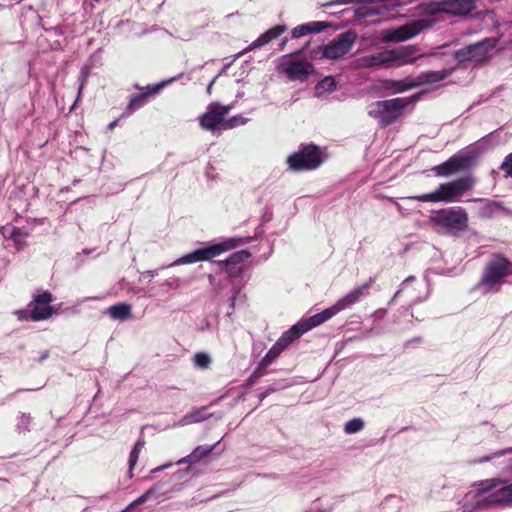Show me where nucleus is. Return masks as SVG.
I'll return each instance as SVG.
<instances>
[{
	"mask_svg": "<svg viewBox=\"0 0 512 512\" xmlns=\"http://www.w3.org/2000/svg\"><path fill=\"white\" fill-rule=\"evenodd\" d=\"M476 8L474 0H443L429 2L418 7L419 19L412 20L400 27L388 29L383 32L386 42H403L411 39L423 30L432 27L442 19V14L453 16H466Z\"/></svg>",
	"mask_w": 512,
	"mask_h": 512,
	"instance_id": "1",
	"label": "nucleus"
},
{
	"mask_svg": "<svg viewBox=\"0 0 512 512\" xmlns=\"http://www.w3.org/2000/svg\"><path fill=\"white\" fill-rule=\"evenodd\" d=\"M509 276H512V262L503 255L495 254L486 263L477 288L483 294L497 293Z\"/></svg>",
	"mask_w": 512,
	"mask_h": 512,
	"instance_id": "2",
	"label": "nucleus"
},
{
	"mask_svg": "<svg viewBox=\"0 0 512 512\" xmlns=\"http://www.w3.org/2000/svg\"><path fill=\"white\" fill-rule=\"evenodd\" d=\"M318 325H320V313L309 318L302 319L297 324L293 325L290 329L285 331L276 343L268 350L259 362L260 368L265 369L271 365L293 341Z\"/></svg>",
	"mask_w": 512,
	"mask_h": 512,
	"instance_id": "3",
	"label": "nucleus"
},
{
	"mask_svg": "<svg viewBox=\"0 0 512 512\" xmlns=\"http://www.w3.org/2000/svg\"><path fill=\"white\" fill-rule=\"evenodd\" d=\"M474 178L471 176H465L456 180L440 184L439 187L426 194L416 195L410 197V199L418 200L420 202H431V203H454L459 202L462 196L474 186Z\"/></svg>",
	"mask_w": 512,
	"mask_h": 512,
	"instance_id": "4",
	"label": "nucleus"
},
{
	"mask_svg": "<svg viewBox=\"0 0 512 512\" xmlns=\"http://www.w3.org/2000/svg\"><path fill=\"white\" fill-rule=\"evenodd\" d=\"M468 214L462 207L455 206L435 211L429 217V224L437 231L458 235L468 227Z\"/></svg>",
	"mask_w": 512,
	"mask_h": 512,
	"instance_id": "5",
	"label": "nucleus"
},
{
	"mask_svg": "<svg viewBox=\"0 0 512 512\" xmlns=\"http://www.w3.org/2000/svg\"><path fill=\"white\" fill-rule=\"evenodd\" d=\"M503 481L498 478L480 481L475 490L467 492L461 501L462 512H480L492 505H496L494 491L492 489L502 485Z\"/></svg>",
	"mask_w": 512,
	"mask_h": 512,
	"instance_id": "6",
	"label": "nucleus"
},
{
	"mask_svg": "<svg viewBox=\"0 0 512 512\" xmlns=\"http://www.w3.org/2000/svg\"><path fill=\"white\" fill-rule=\"evenodd\" d=\"M451 73L452 69L422 72L416 77L408 76L402 80H388L385 83V88L392 90L395 93H402L422 85H431L440 82L447 78Z\"/></svg>",
	"mask_w": 512,
	"mask_h": 512,
	"instance_id": "7",
	"label": "nucleus"
},
{
	"mask_svg": "<svg viewBox=\"0 0 512 512\" xmlns=\"http://www.w3.org/2000/svg\"><path fill=\"white\" fill-rule=\"evenodd\" d=\"M406 98H393L377 101L368 106V115L386 127L396 121L407 106Z\"/></svg>",
	"mask_w": 512,
	"mask_h": 512,
	"instance_id": "8",
	"label": "nucleus"
},
{
	"mask_svg": "<svg viewBox=\"0 0 512 512\" xmlns=\"http://www.w3.org/2000/svg\"><path fill=\"white\" fill-rule=\"evenodd\" d=\"M286 163L293 172L311 171L320 166V148L314 144L303 145L288 156Z\"/></svg>",
	"mask_w": 512,
	"mask_h": 512,
	"instance_id": "9",
	"label": "nucleus"
},
{
	"mask_svg": "<svg viewBox=\"0 0 512 512\" xmlns=\"http://www.w3.org/2000/svg\"><path fill=\"white\" fill-rule=\"evenodd\" d=\"M243 243L241 238H228L221 243L194 250L181 258L182 263L190 264L201 261H209L224 252L230 251Z\"/></svg>",
	"mask_w": 512,
	"mask_h": 512,
	"instance_id": "10",
	"label": "nucleus"
},
{
	"mask_svg": "<svg viewBox=\"0 0 512 512\" xmlns=\"http://www.w3.org/2000/svg\"><path fill=\"white\" fill-rule=\"evenodd\" d=\"M231 108L230 105H221L217 102L210 103L206 112L199 119L200 126L209 131L215 130L220 124L224 129L233 128L236 122L235 118L227 122L224 121Z\"/></svg>",
	"mask_w": 512,
	"mask_h": 512,
	"instance_id": "11",
	"label": "nucleus"
},
{
	"mask_svg": "<svg viewBox=\"0 0 512 512\" xmlns=\"http://www.w3.org/2000/svg\"><path fill=\"white\" fill-rule=\"evenodd\" d=\"M371 283L372 280H369V282L356 287L344 297L340 298L334 305L322 310V323L329 320L342 310L351 307L352 305L359 302L363 297L367 296L369 294Z\"/></svg>",
	"mask_w": 512,
	"mask_h": 512,
	"instance_id": "12",
	"label": "nucleus"
},
{
	"mask_svg": "<svg viewBox=\"0 0 512 512\" xmlns=\"http://www.w3.org/2000/svg\"><path fill=\"white\" fill-rule=\"evenodd\" d=\"M496 46V40L493 38H487L483 41L468 45L458 51L455 52V59L459 63L463 62H482L488 56L489 51H491Z\"/></svg>",
	"mask_w": 512,
	"mask_h": 512,
	"instance_id": "13",
	"label": "nucleus"
},
{
	"mask_svg": "<svg viewBox=\"0 0 512 512\" xmlns=\"http://www.w3.org/2000/svg\"><path fill=\"white\" fill-rule=\"evenodd\" d=\"M402 292L407 294L410 305H415L428 298L430 288L425 279L416 280L415 277L409 276L402 282L400 289L394 294L392 301H395Z\"/></svg>",
	"mask_w": 512,
	"mask_h": 512,
	"instance_id": "14",
	"label": "nucleus"
},
{
	"mask_svg": "<svg viewBox=\"0 0 512 512\" xmlns=\"http://www.w3.org/2000/svg\"><path fill=\"white\" fill-rule=\"evenodd\" d=\"M53 300L54 296L48 290L34 295L28 304V308L31 309V321L38 322L49 319L54 313V308L51 306Z\"/></svg>",
	"mask_w": 512,
	"mask_h": 512,
	"instance_id": "15",
	"label": "nucleus"
},
{
	"mask_svg": "<svg viewBox=\"0 0 512 512\" xmlns=\"http://www.w3.org/2000/svg\"><path fill=\"white\" fill-rule=\"evenodd\" d=\"M356 40V35L352 31H346L340 34L331 43L322 47V57L337 59L345 55Z\"/></svg>",
	"mask_w": 512,
	"mask_h": 512,
	"instance_id": "16",
	"label": "nucleus"
},
{
	"mask_svg": "<svg viewBox=\"0 0 512 512\" xmlns=\"http://www.w3.org/2000/svg\"><path fill=\"white\" fill-rule=\"evenodd\" d=\"M251 257L248 250L232 253L227 259L218 261V267L225 271L230 278L240 277L244 272V262Z\"/></svg>",
	"mask_w": 512,
	"mask_h": 512,
	"instance_id": "17",
	"label": "nucleus"
},
{
	"mask_svg": "<svg viewBox=\"0 0 512 512\" xmlns=\"http://www.w3.org/2000/svg\"><path fill=\"white\" fill-rule=\"evenodd\" d=\"M387 51L388 67H401L412 64L417 60L416 53L419 48L416 45L400 46Z\"/></svg>",
	"mask_w": 512,
	"mask_h": 512,
	"instance_id": "18",
	"label": "nucleus"
},
{
	"mask_svg": "<svg viewBox=\"0 0 512 512\" xmlns=\"http://www.w3.org/2000/svg\"><path fill=\"white\" fill-rule=\"evenodd\" d=\"M471 163V159L466 155H454L444 163L432 168L437 176L449 177L456 173L466 170Z\"/></svg>",
	"mask_w": 512,
	"mask_h": 512,
	"instance_id": "19",
	"label": "nucleus"
},
{
	"mask_svg": "<svg viewBox=\"0 0 512 512\" xmlns=\"http://www.w3.org/2000/svg\"><path fill=\"white\" fill-rule=\"evenodd\" d=\"M166 84L167 82H161L147 85L145 88L135 85V88L140 89L142 92L131 96L126 107V113L132 114L139 108L143 107L148 102V98L157 95L166 86Z\"/></svg>",
	"mask_w": 512,
	"mask_h": 512,
	"instance_id": "20",
	"label": "nucleus"
},
{
	"mask_svg": "<svg viewBox=\"0 0 512 512\" xmlns=\"http://www.w3.org/2000/svg\"><path fill=\"white\" fill-rule=\"evenodd\" d=\"M280 70L285 73L290 79H304L312 71V65L305 60L286 61L280 64Z\"/></svg>",
	"mask_w": 512,
	"mask_h": 512,
	"instance_id": "21",
	"label": "nucleus"
},
{
	"mask_svg": "<svg viewBox=\"0 0 512 512\" xmlns=\"http://www.w3.org/2000/svg\"><path fill=\"white\" fill-rule=\"evenodd\" d=\"M286 31L285 25H276L263 34H261L256 40H254L248 47H246L239 55H244L245 53L252 51L257 48H261L262 46L270 43L272 40L278 38L281 34Z\"/></svg>",
	"mask_w": 512,
	"mask_h": 512,
	"instance_id": "22",
	"label": "nucleus"
},
{
	"mask_svg": "<svg viewBox=\"0 0 512 512\" xmlns=\"http://www.w3.org/2000/svg\"><path fill=\"white\" fill-rule=\"evenodd\" d=\"M362 67L371 68L385 66L388 67L387 51H380L374 54L363 56L359 59Z\"/></svg>",
	"mask_w": 512,
	"mask_h": 512,
	"instance_id": "23",
	"label": "nucleus"
},
{
	"mask_svg": "<svg viewBox=\"0 0 512 512\" xmlns=\"http://www.w3.org/2000/svg\"><path fill=\"white\" fill-rule=\"evenodd\" d=\"M215 446L216 444L210 446H198L189 455L181 459L179 463L195 464L204 457L208 456L214 450Z\"/></svg>",
	"mask_w": 512,
	"mask_h": 512,
	"instance_id": "24",
	"label": "nucleus"
},
{
	"mask_svg": "<svg viewBox=\"0 0 512 512\" xmlns=\"http://www.w3.org/2000/svg\"><path fill=\"white\" fill-rule=\"evenodd\" d=\"M320 32V21H313L296 26L291 31L292 38H300L311 33Z\"/></svg>",
	"mask_w": 512,
	"mask_h": 512,
	"instance_id": "25",
	"label": "nucleus"
},
{
	"mask_svg": "<svg viewBox=\"0 0 512 512\" xmlns=\"http://www.w3.org/2000/svg\"><path fill=\"white\" fill-rule=\"evenodd\" d=\"M112 318L124 320L131 316V306L127 303H118L109 308Z\"/></svg>",
	"mask_w": 512,
	"mask_h": 512,
	"instance_id": "26",
	"label": "nucleus"
},
{
	"mask_svg": "<svg viewBox=\"0 0 512 512\" xmlns=\"http://www.w3.org/2000/svg\"><path fill=\"white\" fill-rule=\"evenodd\" d=\"M496 504L512 503V484L505 485L494 491Z\"/></svg>",
	"mask_w": 512,
	"mask_h": 512,
	"instance_id": "27",
	"label": "nucleus"
},
{
	"mask_svg": "<svg viewBox=\"0 0 512 512\" xmlns=\"http://www.w3.org/2000/svg\"><path fill=\"white\" fill-rule=\"evenodd\" d=\"M364 421L360 417L353 418L344 424V432L348 435L355 434L363 430Z\"/></svg>",
	"mask_w": 512,
	"mask_h": 512,
	"instance_id": "28",
	"label": "nucleus"
},
{
	"mask_svg": "<svg viewBox=\"0 0 512 512\" xmlns=\"http://www.w3.org/2000/svg\"><path fill=\"white\" fill-rule=\"evenodd\" d=\"M207 418L208 415L206 414V407L194 409L184 417L187 423L200 422Z\"/></svg>",
	"mask_w": 512,
	"mask_h": 512,
	"instance_id": "29",
	"label": "nucleus"
},
{
	"mask_svg": "<svg viewBox=\"0 0 512 512\" xmlns=\"http://www.w3.org/2000/svg\"><path fill=\"white\" fill-rule=\"evenodd\" d=\"M155 493L156 489L154 487L148 489L145 493L132 501L123 511L128 512L131 508L144 504Z\"/></svg>",
	"mask_w": 512,
	"mask_h": 512,
	"instance_id": "30",
	"label": "nucleus"
},
{
	"mask_svg": "<svg viewBox=\"0 0 512 512\" xmlns=\"http://www.w3.org/2000/svg\"><path fill=\"white\" fill-rule=\"evenodd\" d=\"M195 366L201 369H207L211 364V357L204 352H198L194 356Z\"/></svg>",
	"mask_w": 512,
	"mask_h": 512,
	"instance_id": "31",
	"label": "nucleus"
},
{
	"mask_svg": "<svg viewBox=\"0 0 512 512\" xmlns=\"http://www.w3.org/2000/svg\"><path fill=\"white\" fill-rule=\"evenodd\" d=\"M28 236V233L19 227H12L7 237L11 239L16 245L21 244V239Z\"/></svg>",
	"mask_w": 512,
	"mask_h": 512,
	"instance_id": "32",
	"label": "nucleus"
},
{
	"mask_svg": "<svg viewBox=\"0 0 512 512\" xmlns=\"http://www.w3.org/2000/svg\"><path fill=\"white\" fill-rule=\"evenodd\" d=\"M509 453H512V448L498 450V451L492 453L491 455L481 457V458L475 460L474 462L475 463H479V464L485 463V462H489V461H491L494 458L501 457V456H504V455L509 454Z\"/></svg>",
	"mask_w": 512,
	"mask_h": 512,
	"instance_id": "33",
	"label": "nucleus"
},
{
	"mask_svg": "<svg viewBox=\"0 0 512 512\" xmlns=\"http://www.w3.org/2000/svg\"><path fill=\"white\" fill-rule=\"evenodd\" d=\"M89 74H90V66L88 65H85L81 68L80 70V74H79V95L82 93V90L87 82V79L89 77Z\"/></svg>",
	"mask_w": 512,
	"mask_h": 512,
	"instance_id": "34",
	"label": "nucleus"
},
{
	"mask_svg": "<svg viewBox=\"0 0 512 512\" xmlns=\"http://www.w3.org/2000/svg\"><path fill=\"white\" fill-rule=\"evenodd\" d=\"M500 169L504 171L506 177L512 178V153L505 157Z\"/></svg>",
	"mask_w": 512,
	"mask_h": 512,
	"instance_id": "35",
	"label": "nucleus"
},
{
	"mask_svg": "<svg viewBox=\"0 0 512 512\" xmlns=\"http://www.w3.org/2000/svg\"><path fill=\"white\" fill-rule=\"evenodd\" d=\"M141 451L134 448L132 449L131 453H130V456H129V473H130V477L133 476V469L134 467L136 466V463L138 461V458H139V455H140Z\"/></svg>",
	"mask_w": 512,
	"mask_h": 512,
	"instance_id": "36",
	"label": "nucleus"
},
{
	"mask_svg": "<svg viewBox=\"0 0 512 512\" xmlns=\"http://www.w3.org/2000/svg\"><path fill=\"white\" fill-rule=\"evenodd\" d=\"M336 86L335 79L332 76L322 78V91L330 92Z\"/></svg>",
	"mask_w": 512,
	"mask_h": 512,
	"instance_id": "37",
	"label": "nucleus"
},
{
	"mask_svg": "<svg viewBox=\"0 0 512 512\" xmlns=\"http://www.w3.org/2000/svg\"><path fill=\"white\" fill-rule=\"evenodd\" d=\"M263 370L264 369L260 368L259 364L257 369L247 379V385L253 386L258 381V379L263 375Z\"/></svg>",
	"mask_w": 512,
	"mask_h": 512,
	"instance_id": "38",
	"label": "nucleus"
},
{
	"mask_svg": "<svg viewBox=\"0 0 512 512\" xmlns=\"http://www.w3.org/2000/svg\"><path fill=\"white\" fill-rule=\"evenodd\" d=\"M31 309L29 308V310L27 309H21V310H16L14 312V315H16L17 319L20 320V321H28V320H31Z\"/></svg>",
	"mask_w": 512,
	"mask_h": 512,
	"instance_id": "39",
	"label": "nucleus"
},
{
	"mask_svg": "<svg viewBox=\"0 0 512 512\" xmlns=\"http://www.w3.org/2000/svg\"><path fill=\"white\" fill-rule=\"evenodd\" d=\"M376 12L370 8H359L356 10V15L360 18H364L369 15H374Z\"/></svg>",
	"mask_w": 512,
	"mask_h": 512,
	"instance_id": "40",
	"label": "nucleus"
},
{
	"mask_svg": "<svg viewBox=\"0 0 512 512\" xmlns=\"http://www.w3.org/2000/svg\"><path fill=\"white\" fill-rule=\"evenodd\" d=\"M144 446H145V440H144V438H143V437H141V438H139V439L137 440V442L135 443L134 448H136V449H138V450L142 451V449L144 448Z\"/></svg>",
	"mask_w": 512,
	"mask_h": 512,
	"instance_id": "41",
	"label": "nucleus"
},
{
	"mask_svg": "<svg viewBox=\"0 0 512 512\" xmlns=\"http://www.w3.org/2000/svg\"><path fill=\"white\" fill-rule=\"evenodd\" d=\"M422 341V338L421 337H415L413 338L412 340H409L406 342V346H409L411 344H417V343H420Z\"/></svg>",
	"mask_w": 512,
	"mask_h": 512,
	"instance_id": "42",
	"label": "nucleus"
},
{
	"mask_svg": "<svg viewBox=\"0 0 512 512\" xmlns=\"http://www.w3.org/2000/svg\"><path fill=\"white\" fill-rule=\"evenodd\" d=\"M273 389H268L265 393L260 395V400H263L269 393L273 392Z\"/></svg>",
	"mask_w": 512,
	"mask_h": 512,
	"instance_id": "43",
	"label": "nucleus"
},
{
	"mask_svg": "<svg viewBox=\"0 0 512 512\" xmlns=\"http://www.w3.org/2000/svg\"><path fill=\"white\" fill-rule=\"evenodd\" d=\"M49 357V352L48 351H45L41 356H40V361H43L45 359H47Z\"/></svg>",
	"mask_w": 512,
	"mask_h": 512,
	"instance_id": "44",
	"label": "nucleus"
},
{
	"mask_svg": "<svg viewBox=\"0 0 512 512\" xmlns=\"http://www.w3.org/2000/svg\"><path fill=\"white\" fill-rule=\"evenodd\" d=\"M214 82H215V79H213V80L210 82V84L208 85V87H207V93H208V94H211V90H212V86H213Z\"/></svg>",
	"mask_w": 512,
	"mask_h": 512,
	"instance_id": "45",
	"label": "nucleus"
},
{
	"mask_svg": "<svg viewBox=\"0 0 512 512\" xmlns=\"http://www.w3.org/2000/svg\"><path fill=\"white\" fill-rule=\"evenodd\" d=\"M319 49H320V45H316V46H314V47L310 50V52H311L312 54H314V53L316 54V53H317V50H319Z\"/></svg>",
	"mask_w": 512,
	"mask_h": 512,
	"instance_id": "46",
	"label": "nucleus"
},
{
	"mask_svg": "<svg viewBox=\"0 0 512 512\" xmlns=\"http://www.w3.org/2000/svg\"><path fill=\"white\" fill-rule=\"evenodd\" d=\"M320 89V81H318L316 84H315V92H316V95H318V90Z\"/></svg>",
	"mask_w": 512,
	"mask_h": 512,
	"instance_id": "47",
	"label": "nucleus"
},
{
	"mask_svg": "<svg viewBox=\"0 0 512 512\" xmlns=\"http://www.w3.org/2000/svg\"><path fill=\"white\" fill-rule=\"evenodd\" d=\"M117 124V120L113 121L112 123L109 124V128L112 129L113 127H115Z\"/></svg>",
	"mask_w": 512,
	"mask_h": 512,
	"instance_id": "48",
	"label": "nucleus"
},
{
	"mask_svg": "<svg viewBox=\"0 0 512 512\" xmlns=\"http://www.w3.org/2000/svg\"><path fill=\"white\" fill-rule=\"evenodd\" d=\"M286 43H287V39L285 38V39H283V40L281 41L280 46H281V47H283V46H285V44H286Z\"/></svg>",
	"mask_w": 512,
	"mask_h": 512,
	"instance_id": "49",
	"label": "nucleus"
},
{
	"mask_svg": "<svg viewBox=\"0 0 512 512\" xmlns=\"http://www.w3.org/2000/svg\"><path fill=\"white\" fill-rule=\"evenodd\" d=\"M326 27H327V25H325V23H324V22H322L321 29H322V30H324Z\"/></svg>",
	"mask_w": 512,
	"mask_h": 512,
	"instance_id": "50",
	"label": "nucleus"
},
{
	"mask_svg": "<svg viewBox=\"0 0 512 512\" xmlns=\"http://www.w3.org/2000/svg\"><path fill=\"white\" fill-rule=\"evenodd\" d=\"M235 299H236V295L234 294V295L232 296V304H234Z\"/></svg>",
	"mask_w": 512,
	"mask_h": 512,
	"instance_id": "51",
	"label": "nucleus"
}]
</instances>
